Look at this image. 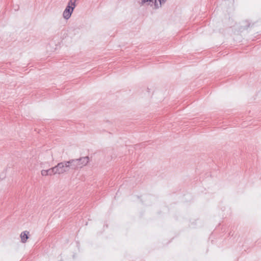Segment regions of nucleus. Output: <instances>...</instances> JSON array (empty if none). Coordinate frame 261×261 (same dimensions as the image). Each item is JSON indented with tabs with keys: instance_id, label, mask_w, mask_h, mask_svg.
I'll list each match as a JSON object with an SVG mask.
<instances>
[{
	"instance_id": "1",
	"label": "nucleus",
	"mask_w": 261,
	"mask_h": 261,
	"mask_svg": "<svg viewBox=\"0 0 261 261\" xmlns=\"http://www.w3.org/2000/svg\"><path fill=\"white\" fill-rule=\"evenodd\" d=\"M76 0H70L68 3V5L63 13V16L65 19L67 20L71 17L76 6Z\"/></svg>"
},
{
	"instance_id": "6",
	"label": "nucleus",
	"mask_w": 261,
	"mask_h": 261,
	"mask_svg": "<svg viewBox=\"0 0 261 261\" xmlns=\"http://www.w3.org/2000/svg\"><path fill=\"white\" fill-rule=\"evenodd\" d=\"M154 6L155 8H158L161 6L162 3H165L166 0H154Z\"/></svg>"
},
{
	"instance_id": "4",
	"label": "nucleus",
	"mask_w": 261,
	"mask_h": 261,
	"mask_svg": "<svg viewBox=\"0 0 261 261\" xmlns=\"http://www.w3.org/2000/svg\"><path fill=\"white\" fill-rule=\"evenodd\" d=\"M77 160L75 159L70 160L68 161H66L68 168L73 170H76L79 168L78 164L77 163Z\"/></svg>"
},
{
	"instance_id": "2",
	"label": "nucleus",
	"mask_w": 261,
	"mask_h": 261,
	"mask_svg": "<svg viewBox=\"0 0 261 261\" xmlns=\"http://www.w3.org/2000/svg\"><path fill=\"white\" fill-rule=\"evenodd\" d=\"M56 166V172L58 174H62L69 171L68 166L66 161L59 163Z\"/></svg>"
},
{
	"instance_id": "9",
	"label": "nucleus",
	"mask_w": 261,
	"mask_h": 261,
	"mask_svg": "<svg viewBox=\"0 0 261 261\" xmlns=\"http://www.w3.org/2000/svg\"><path fill=\"white\" fill-rule=\"evenodd\" d=\"M154 0H141V2H140V4L141 5H145L146 3H148V2H153Z\"/></svg>"
},
{
	"instance_id": "10",
	"label": "nucleus",
	"mask_w": 261,
	"mask_h": 261,
	"mask_svg": "<svg viewBox=\"0 0 261 261\" xmlns=\"http://www.w3.org/2000/svg\"><path fill=\"white\" fill-rule=\"evenodd\" d=\"M41 174L42 176H47L48 175L47 170H42L41 171Z\"/></svg>"
},
{
	"instance_id": "8",
	"label": "nucleus",
	"mask_w": 261,
	"mask_h": 261,
	"mask_svg": "<svg viewBox=\"0 0 261 261\" xmlns=\"http://www.w3.org/2000/svg\"><path fill=\"white\" fill-rule=\"evenodd\" d=\"M244 23H245V25L242 27L241 29H247L251 25V23L249 22L248 20H245Z\"/></svg>"
},
{
	"instance_id": "7",
	"label": "nucleus",
	"mask_w": 261,
	"mask_h": 261,
	"mask_svg": "<svg viewBox=\"0 0 261 261\" xmlns=\"http://www.w3.org/2000/svg\"><path fill=\"white\" fill-rule=\"evenodd\" d=\"M47 171L48 172V175H50L51 176L52 175H55V174H57V173L56 172V166L48 169Z\"/></svg>"
},
{
	"instance_id": "3",
	"label": "nucleus",
	"mask_w": 261,
	"mask_h": 261,
	"mask_svg": "<svg viewBox=\"0 0 261 261\" xmlns=\"http://www.w3.org/2000/svg\"><path fill=\"white\" fill-rule=\"evenodd\" d=\"M75 160H77V163L79 168H81L83 166H86L89 162V158L88 156L82 157Z\"/></svg>"
},
{
	"instance_id": "5",
	"label": "nucleus",
	"mask_w": 261,
	"mask_h": 261,
	"mask_svg": "<svg viewBox=\"0 0 261 261\" xmlns=\"http://www.w3.org/2000/svg\"><path fill=\"white\" fill-rule=\"evenodd\" d=\"M29 234V232L28 231H24L22 232L20 234V238L21 241L22 243H24L27 242V240L29 238L28 235Z\"/></svg>"
}]
</instances>
